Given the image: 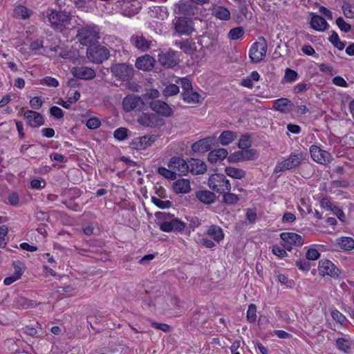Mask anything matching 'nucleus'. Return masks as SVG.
<instances>
[{"label": "nucleus", "mask_w": 354, "mask_h": 354, "mask_svg": "<svg viewBox=\"0 0 354 354\" xmlns=\"http://www.w3.org/2000/svg\"><path fill=\"white\" fill-rule=\"evenodd\" d=\"M155 216L158 219H165L160 225V229L163 232H169L174 231L181 232L186 227L185 223L178 218H171V217H174V215L169 213L158 212L155 214Z\"/></svg>", "instance_id": "obj_1"}, {"label": "nucleus", "mask_w": 354, "mask_h": 354, "mask_svg": "<svg viewBox=\"0 0 354 354\" xmlns=\"http://www.w3.org/2000/svg\"><path fill=\"white\" fill-rule=\"evenodd\" d=\"M76 37L81 44L89 46L100 39L99 29L94 24L84 25L78 28Z\"/></svg>", "instance_id": "obj_2"}, {"label": "nucleus", "mask_w": 354, "mask_h": 354, "mask_svg": "<svg viewBox=\"0 0 354 354\" xmlns=\"http://www.w3.org/2000/svg\"><path fill=\"white\" fill-rule=\"evenodd\" d=\"M47 16L51 26L59 31L65 29L70 24L71 20V13L65 10L56 11L50 10L47 12Z\"/></svg>", "instance_id": "obj_3"}, {"label": "nucleus", "mask_w": 354, "mask_h": 354, "mask_svg": "<svg viewBox=\"0 0 354 354\" xmlns=\"http://www.w3.org/2000/svg\"><path fill=\"white\" fill-rule=\"evenodd\" d=\"M207 185L212 190L221 194L231 190V184L223 174H212L208 179Z\"/></svg>", "instance_id": "obj_4"}, {"label": "nucleus", "mask_w": 354, "mask_h": 354, "mask_svg": "<svg viewBox=\"0 0 354 354\" xmlns=\"http://www.w3.org/2000/svg\"><path fill=\"white\" fill-rule=\"evenodd\" d=\"M109 49L103 46L93 44L86 50L88 59L93 63L100 64L109 57Z\"/></svg>", "instance_id": "obj_5"}, {"label": "nucleus", "mask_w": 354, "mask_h": 354, "mask_svg": "<svg viewBox=\"0 0 354 354\" xmlns=\"http://www.w3.org/2000/svg\"><path fill=\"white\" fill-rule=\"evenodd\" d=\"M268 48L266 40L263 37H259L250 48L249 56L253 63L260 62L266 57Z\"/></svg>", "instance_id": "obj_6"}, {"label": "nucleus", "mask_w": 354, "mask_h": 354, "mask_svg": "<svg viewBox=\"0 0 354 354\" xmlns=\"http://www.w3.org/2000/svg\"><path fill=\"white\" fill-rule=\"evenodd\" d=\"M133 68L126 64H116L111 67L112 75L122 82L130 80L133 77Z\"/></svg>", "instance_id": "obj_7"}, {"label": "nucleus", "mask_w": 354, "mask_h": 354, "mask_svg": "<svg viewBox=\"0 0 354 354\" xmlns=\"http://www.w3.org/2000/svg\"><path fill=\"white\" fill-rule=\"evenodd\" d=\"M301 160V154L291 153L287 159L277 165L274 172L279 173L294 169L300 165Z\"/></svg>", "instance_id": "obj_8"}, {"label": "nucleus", "mask_w": 354, "mask_h": 354, "mask_svg": "<svg viewBox=\"0 0 354 354\" xmlns=\"http://www.w3.org/2000/svg\"><path fill=\"white\" fill-rule=\"evenodd\" d=\"M280 237L283 242V248L288 251L292 250V245L299 246L304 244L301 236L294 232H282Z\"/></svg>", "instance_id": "obj_9"}, {"label": "nucleus", "mask_w": 354, "mask_h": 354, "mask_svg": "<svg viewBox=\"0 0 354 354\" xmlns=\"http://www.w3.org/2000/svg\"><path fill=\"white\" fill-rule=\"evenodd\" d=\"M319 272L322 276L328 275L333 278H337L341 274L340 270L328 259H322L319 262Z\"/></svg>", "instance_id": "obj_10"}, {"label": "nucleus", "mask_w": 354, "mask_h": 354, "mask_svg": "<svg viewBox=\"0 0 354 354\" xmlns=\"http://www.w3.org/2000/svg\"><path fill=\"white\" fill-rule=\"evenodd\" d=\"M310 153L313 160L322 165L330 163L333 160L329 152L315 145L310 147Z\"/></svg>", "instance_id": "obj_11"}, {"label": "nucleus", "mask_w": 354, "mask_h": 354, "mask_svg": "<svg viewBox=\"0 0 354 354\" xmlns=\"http://www.w3.org/2000/svg\"><path fill=\"white\" fill-rule=\"evenodd\" d=\"M138 122L145 127L155 128L163 124V120L154 113H142L138 118Z\"/></svg>", "instance_id": "obj_12"}, {"label": "nucleus", "mask_w": 354, "mask_h": 354, "mask_svg": "<svg viewBox=\"0 0 354 354\" xmlns=\"http://www.w3.org/2000/svg\"><path fill=\"white\" fill-rule=\"evenodd\" d=\"M168 167L176 171V175H187L189 172L188 162L180 157H173L168 162Z\"/></svg>", "instance_id": "obj_13"}, {"label": "nucleus", "mask_w": 354, "mask_h": 354, "mask_svg": "<svg viewBox=\"0 0 354 354\" xmlns=\"http://www.w3.org/2000/svg\"><path fill=\"white\" fill-rule=\"evenodd\" d=\"M149 107L158 114L164 117H170L173 115V109L166 102L155 100L149 103Z\"/></svg>", "instance_id": "obj_14"}, {"label": "nucleus", "mask_w": 354, "mask_h": 354, "mask_svg": "<svg viewBox=\"0 0 354 354\" xmlns=\"http://www.w3.org/2000/svg\"><path fill=\"white\" fill-rule=\"evenodd\" d=\"M156 136H144L134 138L130 143V146L133 149L142 150L151 146L156 140Z\"/></svg>", "instance_id": "obj_15"}, {"label": "nucleus", "mask_w": 354, "mask_h": 354, "mask_svg": "<svg viewBox=\"0 0 354 354\" xmlns=\"http://www.w3.org/2000/svg\"><path fill=\"white\" fill-rule=\"evenodd\" d=\"M175 30L180 35H190L193 30V21L185 17H179L175 23Z\"/></svg>", "instance_id": "obj_16"}, {"label": "nucleus", "mask_w": 354, "mask_h": 354, "mask_svg": "<svg viewBox=\"0 0 354 354\" xmlns=\"http://www.w3.org/2000/svg\"><path fill=\"white\" fill-rule=\"evenodd\" d=\"M24 116L27 120L28 124L31 127L37 128L44 123L42 115L38 112L28 110L24 113Z\"/></svg>", "instance_id": "obj_17"}, {"label": "nucleus", "mask_w": 354, "mask_h": 354, "mask_svg": "<svg viewBox=\"0 0 354 354\" xmlns=\"http://www.w3.org/2000/svg\"><path fill=\"white\" fill-rule=\"evenodd\" d=\"M74 77L82 80H93L95 77V71L86 66H77L72 69Z\"/></svg>", "instance_id": "obj_18"}, {"label": "nucleus", "mask_w": 354, "mask_h": 354, "mask_svg": "<svg viewBox=\"0 0 354 354\" xmlns=\"http://www.w3.org/2000/svg\"><path fill=\"white\" fill-rule=\"evenodd\" d=\"M158 62L167 68H171L178 64L176 53L171 50L159 54Z\"/></svg>", "instance_id": "obj_19"}, {"label": "nucleus", "mask_w": 354, "mask_h": 354, "mask_svg": "<svg viewBox=\"0 0 354 354\" xmlns=\"http://www.w3.org/2000/svg\"><path fill=\"white\" fill-rule=\"evenodd\" d=\"M152 40H148L142 35H134L131 37V43L138 49L142 51L148 50L153 46Z\"/></svg>", "instance_id": "obj_20"}, {"label": "nucleus", "mask_w": 354, "mask_h": 354, "mask_svg": "<svg viewBox=\"0 0 354 354\" xmlns=\"http://www.w3.org/2000/svg\"><path fill=\"white\" fill-rule=\"evenodd\" d=\"M154 63L155 59L153 57L149 55H145L137 59L136 62V66L139 70H142L144 71H151L153 68Z\"/></svg>", "instance_id": "obj_21"}, {"label": "nucleus", "mask_w": 354, "mask_h": 354, "mask_svg": "<svg viewBox=\"0 0 354 354\" xmlns=\"http://www.w3.org/2000/svg\"><path fill=\"white\" fill-rule=\"evenodd\" d=\"M189 172L192 174H203L207 171V166L205 162L201 160L192 158L188 162Z\"/></svg>", "instance_id": "obj_22"}, {"label": "nucleus", "mask_w": 354, "mask_h": 354, "mask_svg": "<svg viewBox=\"0 0 354 354\" xmlns=\"http://www.w3.org/2000/svg\"><path fill=\"white\" fill-rule=\"evenodd\" d=\"M142 104L140 97L134 95H129L125 97L122 102L123 109L129 112Z\"/></svg>", "instance_id": "obj_23"}, {"label": "nucleus", "mask_w": 354, "mask_h": 354, "mask_svg": "<svg viewBox=\"0 0 354 354\" xmlns=\"http://www.w3.org/2000/svg\"><path fill=\"white\" fill-rule=\"evenodd\" d=\"M293 106L294 104L290 100L287 98H280L274 102L272 108L281 113H289Z\"/></svg>", "instance_id": "obj_24"}, {"label": "nucleus", "mask_w": 354, "mask_h": 354, "mask_svg": "<svg viewBox=\"0 0 354 354\" xmlns=\"http://www.w3.org/2000/svg\"><path fill=\"white\" fill-rule=\"evenodd\" d=\"M194 2L185 1L178 6V11L180 14L186 16H193L198 12V8L193 4Z\"/></svg>", "instance_id": "obj_25"}, {"label": "nucleus", "mask_w": 354, "mask_h": 354, "mask_svg": "<svg viewBox=\"0 0 354 354\" xmlns=\"http://www.w3.org/2000/svg\"><path fill=\"white\" fill-rule=\"evenodd\" d=\"M173 189L176 194H187L191 190L189 180L187 179H179L173 184Z\"/></svg>", "instance_id": "obj_26"}, {"label": "nucleus", "mask_w": 354, "mask_h": 354, "mask_svg": "<svg viewBox=\"0 0 354 354\" xmlns=\"http://www.w3.org/2000/svg\"><path fill=\"white\" fill-rule=\"evenodd\" d=\"M212 15L223 21H227L231 18L229 10L221 6H214L212 8Z\"/></svg>", "instance_id": "obj_27"}, {"label": "nucleus", "mask_w": 354, "mask_h": 354, "mask_svg": "<svg viewBox=\"0 0 354 354\" xmlns=\"http://www.w3.org/2000/svg\"><path fill=\"white\" fill-rule=\"evenodd\" d=\"M183 100L188 104H200L203 99L198 93L192 89L182 93Z\"/></svg>", "instance_id": "obj_28"}, {"label": "nucleus", "mask_w": 354, "mask_h": 354, "mask_svg": "<svg viewBox=\"0 0 354 354\" xmlns=\"http://www.w3.org/2000/svg\"><path fill=\"white\" fill-rule=\"evenodd\" d=\"M212 138H206L194 142L192 146V149L194 152H206L210 149Z\"/></svg>", "instance_id": "obj_29"}, {"label": "nucleus", "mask_w": 354, "mask_h": 354, "mask_svg": "<svg viewBox=\"0 0 354 354\" xmlns=\"http://www.w3.org/2000/svg\"><path fill=\"white\" fill-rule=\"evenodd\" d=\"M196 197L205 204H212L216 201L214 193L208 190H200L196 192Z\"/></svg>", "instance_id": "obj_30"}, {"label": "nucleus", "mask_w": 354, "mask_h": 354, "mask_svg": "<svg viewBox=\"0 0 354 354\" xmlns=\"http://www.w3.org/2000/svg\"><path fill=\"white\" fill-rule=\"evenodd\" d=\"M228 153L225 149L220 148L217 149L212 150L208 154V160L211 163H216L218 161L224 160Z\"/></svg>", "instance_id": "obj_31"}, {"label": "nucleus", "mask_w": 354, "mask_h": 354, "mask_svg": "<svg viewBox=\"0 0 354 354\" xmlns=\"http://www.w3.org/2000/svg\"><path fill=\"white\" fill-rule=\"evenodd\" d=\"M310 26L313 29L321 32L325 30L328 24L324 18L319 15H314L311 19Z\"/></svg>", "instance_id": "obj_32"}, {"label": "nucleus", "mask_w": 354, "mask_h": 354, "mask_svg": "<svg viewBox=\"0 0 354 354\" xmlns=\"http://www.w3.org/2000/svg\"><path fill=\"white\" fill-rule=\"evenodd\" d=\"M207 234L211 236L214 241L220 242L224 237L223 230L216 225H212L207 232Z\"/></svg>", "instance_id": "obj_33"}, {"label": "nucleus", "mask_w": 354, "mask_h": 354, "mask_svg": "<svg viewBox=\"0 0 354 354\" xmlns=\"http://www.w3.org/2000/svg\"><path fill=\"white\" fill-rule=\"evenodd\" d=\"M336 243L340 249L351 250L354 248V240L351 237H342L336 240Z\"/></svg>", "instance_id": "obj_34"}, {"label": "nucleus", "mask_w": 354, "mask_h": 354, "mask_svg": "<svg viewBox=\"0 0 354 354\" xmlns=\"http://www.w3.org/2000/svg\"><path fill=\"white\" fill-rule=\"evenodd\" d=\"M236 136L235 133L231 131H224L218 137V142L222 145L225 146L232 142L236 138Z\"/></svg>", "instance_id": "obj_35"}, {"label": "nucleus", "mask_w": 354, "mask_h": 354, "mask_svg": "<svg viewBox=\"0 0 354 354\" xmlns=\"http://www.w3.org/2000/svg\"><path fill=\"white\" fill-rule=\"evenodd\" d=\"M225 173L227 176L236 179H241L244 178L246 174L244 170L232 167H226Z\"/></svg>", "instance_id": "obj_36"}, {"label": "nucleus", "mask_w": 354, "mask_h": 354, "mask_svg": "<svg viewBox=\"0 0 354 354\" xmlns=\"http://www.w3.org/2000/svg\"><path fill=\"white\" fill-rule=\"evenodd\" d=\"M14 13L17 17L26 19L30 17L32 14V11L22 5H19L15 7Z\"/></svg>", "instance_id": "obj_37"}, {"label": "nucleus", "mask_w": 354, "mask_h": 354, "mask_svg": "<svg viewBox=\"0 0 354 354\" xmlns=\"http://www.w3.org/2000/svg\"><path fill=\"white\" fill-rule=\"evenodd\" d=\"M176 45L178 46L179 48L185 53H192L194 51L193 46L194 45V43L189 41L188 39L180 41H176Z\"/></svg>", "instance_id": "obj_38"}, {"label": "nucleus", "mask_w": 354, "mask_h": 354, "mask_svg": "<svg viewBox=\"0 0 354 354\" xmlns=\"http://www.w3.org/2000/svg\"><path fill=\"white\" fill-rule=\"evenodd\" d=\"M223 201L227 205H234L239 201V197L235 194L230 193V191L222 193Z\"/></svg>", "instance_id": "obj_39"}, {"label": "nucleus", "mask_w": 354, "mask_h": 354, "mask_svg": "<svg viewBox=\"0 0 354 354\" xmlns=\"http://www.w3.org/2000/svg\"><path fill=\"white\" fill-rule=\"evenodd\" d=\"M336 346L339 350L346 353H348L351 349V344L349 341L342 337L337 339Z\"/></svg>", "instance_id": "obj_40"}, {"label": "nucleus", "mask_w": 354, "mask_h": 354, "mask_svg": "<svg viewBox=\"0 0 354 354\" xmlns=\"http://www.w3.org/2000/svg\"><path fill=\"white\" fill-rule=\"evenodd\" d=\"M158 173L167 179L174 180L176 178V171L171 169H168L165 167H160L158 168Z\"/></svg>", "instance_id": "obj_41"}, {"label": "nucleus", "mask_w": 354, "mask_h": 354, "mask_svg": "<svg viewBox=\"0 0 354 354\" xmlns=\"http://www.w3.org/2000/svg\"><path fill=\"white\" fill-rule=\"evenodd\" d=\"M329 41L334 45L335 47L342 50L344 48L345 44L339 40V36L335 31L332 32L329 37Z\"/></svg>", "instance_id": "obj_42"}, {"label": "nucleus", "mask_w": 354, "mask_h": 354, "mask_svg": "<svg viewBox=\"0 0 354 354\" xmlns=\"http://www.w3.org/2000/svg\"><path fill=\"white\" fill-rule=\"evenodd\" d=\"M244 30L242 27H236L231 29L228 32V37L232 40H236L242 37Z\"/></svg>", "instance_id": "obj_43"}, {"label": "nucleus", "mask_w": 354, "mask_h": 354, "mask_svg": "<svg viewBox=\"0 0 354 354\" xmlns=\"http://www.w3.org/2000/svg\"><path fill=\"white\" fill-rule=\"evenodd\" d=\"M151 201L160 209H168L172 205V203L170 201H162L155 196H152Z\"/></svg>", "instance_id": "obj_44"}, {"label": "nucleus", "mask_w": 354, "mask_h": 354, "mask_svg": "<svg viewBox=\"0 0 354 354\" xmlns=\"http://www.w3.org/2000/svg\"><path fill=\"white\" fill-rule=\"evenodd\" d=\"M8 228L6 225L0 226V248H3L7 244Z\"/></svg>", "instance_id": "obj_45"}, {"label": "nucleus", "mask_w": 354, "mask_h": 354, "mask_svg": "<svg viewBox=\"0 0 354 354\" xmlns=\"http://www.w3.org/2000/svg\"><path fill=\"white\" fill-rule=\"evenodd\" d=\"M179 93V87L174 84H171L165 87V88L163 90V93L165 96H171L176 95Z\"/></svg>", "instance_id": "obj_46"}, {"label": "nucleus", "mask_w": 354, "mask_h": 354, "mask_svg": "<svg viewBox=\"0 0 354 354\" xmlns=\"http://www.w3.org/2000/svg\"><path fill=\"white\" fill-rule=\"evenodd\" d=\"M257 306L252 304L249 306L247 311V319L250 322H254L257 319Z\"/></svg>", "instance_id": "obj_47"}, {"label": "nucleus", "mask_w": 354, "mask_h": 354, "mask_svg": "<svg viewBox=\"0 0 354 354\" xmlns=\"http://www.w3.org/2000/svg\"><path fill=\"white\" fill-rule=\"evenodd\" d=\"M176 83L181 85L183 92L189 91L193 88L192 82L187 77L178 78L176 81Z\"/></svg>", "instance_id": "obj_48"}, {"label": "nucleus", "mask_w": 354, "mask_h": 354, "mask_svg": "<svg viewBox=\"0 0 354 354\" xmlns=\"http://www.w3.org/2000/svg\"><path fill=\"white\" fill-rule=\"evenodd\" d=\"M243 160H254L257 158V153L255 149H250L242 150Z\"/></svg>", "instance_id": "obj_49"}, {"label": "nucleus", "mask_w": 354, "mask_h": 354, "mask_svg": "<svg viewBox=\"0 0 354 354\" xmlns=\"http://www.w3.org/2000/svg\"><path fill=\"white\" fill-rule=\"evenodd\" d=\"M128 129L126 128L120 127L117 129L114 133L113 136L115 139L118 140H124L127 137Z\"/></svg>", "instance_id": "obj_50"}, {"label": "nucleus", "mask_w": 354, "mask_h": 354, "mask_svg": "<svg viewBox=\"0 0 354 354\" xmlns=\"http://www.w3.org/2000/svg\"><path fill=\"white\" fill-rule=\"evenodd\" d=\"M238 147L243 149H248L251 147V141L248 136H242L240 138Z\"/></svg>", "instance_id": "obj_51"}, {"label": "nucleus", "mask_w": 354, "mask_h": 354, "mask_svg": "<svg viewBox=\"0 0 354 354\" xmlns=\"http://www.w3.org/2000/svg\"><path fill=\"white\" fill-rule=\"evenodd\" d=\"M336 24L339 29L344 32H348L351 30V26L347 24L342 17H339L336 19Z\"/></svg>", "instance_id": "obj_52"}, {"label": "nucleus", "mask_w": 354, "mask_h": 354, "mask_svg": "<svg viewBox=\"0 0 354 354\" xmlns=\"http://www.w3.org/2000/svg\"><path fill=\"white\" fill-rule=\"evenodd\" d=\"M298 77V73L289 68L286 69L284 79L288 82H292Z\"/></svg>", "instance_id": "obj_53"}, {"label": "nucleus", "mask_w": 354, "mask_h": 354, "mask_svg": "<svg viewBox=\"0 0 354 354\" xmlns=\"http://www.w3.org/2000/svg\"><path fill=\"white\" fill-rule=\"evenodd\" d=\"M40 83L48 86L57 87L59 86V82L55 78L48 76L41 79Z\"/></svg>", "instance_id": "obj_54"}, {"label": "nucleus", "mask_w": 354, "mask_h": 354, "mask_svg": "<svg viewBox=\"0 0 354 354\" xmlns=\"http://www.w3.org/2000/svg\"><path fill=\"white\" fill-rule=\"evenodd\" d=\"M15 272L14 274L16 275L17 278H20L24 270V265L21 261H17L13 263Z\"/></svg>", "instance_id": "obj_55"}, {"label": "nucleus", "mask_w": 354, "mask_h": 354, "mask_svg": "<svg viewBox=\"0 0 354 354\" xmlns=\"http://www.w3.org/2000/svg\"><path fill=\"white\" fill-rule=\"evenodd\" d=\"M101 124L100 120L97 118H92L86 121V125L90 129L98 128Z\"/></svg>", "instance_id": "obj_56"}, {"label": "nucleus", "mask_w": 354, "mask_h": 354, "mask_svg": "<svg viewBox=\"0 0 354 354\" xmlns=\"http://www.w3.org/2000/svg\"><path fill=\"white\" fill-rule=\"evenodd\" d=\"M331 317L334 320L341 324H343L346 320V317L337 310H334L331 312Z\"/></svg>", "instance_id": "obj_57"}, {"label": "nucleus", "mask_w": 354, "mask_h": 354, "mask_svg": "<svg viewBox=\"0 0 354 354\" xmlns=\"http://www.w3.org/2000/svg\"><path fill=\"white\" fill-rule=\"evenodd\" d=\"M227 160L230 162H235L243 160L242 151H238L233 153H231Z\"/></svg>", "instance_id": "obj_58"}, {"label": "nucleus", "mask_w": 354, "mask_h": 354, "mask_svg": "<svg viewBox=\"0 0 354 354\" xmlns=\"http://www.w3.org/2000/svg\"><path fill=\"white\" fill-rule=\"evenodd\" d=\"M272 252L274 255L280 258H283L288 255L285 248L283 249L278 245H274Z\"/></svg>", "instance_id": "obj_59"}, {"label": "nucleus", "mask_w": 354, "mask_h": 354, "mask_svg": "<svg viewBox=\"0 0 354 354\" xmlns=\"http://www.w3.org/2000/svg\"><path fill=\"white\" fill-rule=\"evenodd\" d=\"M298 268L303 271H308L310 268V265L306 259H299L296 262Z\"/></svg>", "instance_id": "obj_60"}, {"label": "nucleus", "mask_w": 354, "mask_h": 354, "mask_svg": "<svg viewBox=\"0 0 354 354\" xmlns=\"http://www.w3.org/2000/svg\"><path fill=\"white\" fill-rule=\"evenodd\" d=\"M50 113L56 118H62L64 116V113L62 109L58 106H54L50 109Z\"/></svg>", "instance_id": "obj_61"}, {"label": "nucleus", "mask_w": 354, "mask_h": 354, "mask_svg": "<svg viewBox=\"0 0 354 354\" xmlns=\"http://www.w3.org/2000/svg\"><path fill=\"white\" fill-rule=\"evenodd\" d=\"M42 104L43 102L40 97H35L30 100V105L32 109H39Z\"/></svg>", "instance_id": "obj_62"}, {"label": "nucleus", "mask_w": 354, "mask_h": 354, "mask_svg": "<svg viewBox=\"0 0 354 354\" xmlns=\"http://www.w3.org/2000/svg\"><path fill=\"white\" fill-rule=\"evenodd\" d=\"M320 256L319 252L315 249H309L306 252V259L309 260H316Z\"/></svg>", "instance_id": "obj_63"}, {"label": "nucleus", "mask_w": 354, "mask_h": 354, "mask_svg": "<svg viewBox=\"0 0 354 354\" xmlns=\"http://www.w3.org/2000/svg\"><path fill=\"white\" fill-rule=\"evenodd\" d=\"M9 204L16 206L19 203V195L17 192H12L8 196Z\"/></svg>", "instance_id": "obj_64"}]
</instances>
